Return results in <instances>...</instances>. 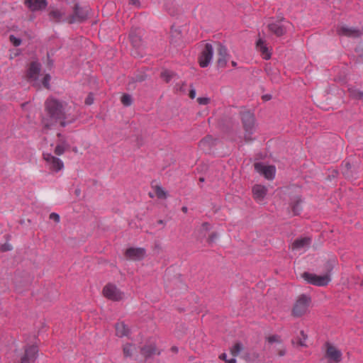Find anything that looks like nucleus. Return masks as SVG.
Masks as SVG:
<instances>
[{
    "mask_svg": "<svg viewBox=\"0 0 363 363\" xmlns=\"http://www.w3.org/2000/svg\"><path fill=\"white\" fill-rule=\"evenodd\" d=\"M45 110L47 116L43 119V123L45 128L65 127L66 114L61 102L53 99H48L45 102Z\"/></svg>",
    "mask_w": 363,
    "mask_h": 363,
    "instance_id": "f257e3e1",
    "label": "nucleus"
},
{
    "mask_svg": "<svg viewBox=\"0 0 363 363\" xmlns=\"http://www.w3.org/2000/svg\"><path fill=\"white\" fill-rule=\"evenodd\" d=\"M311 298L306 294L300 295L296 301L291 311L294 317L299 318L306 313L311 304Z\"/></svg>",
    "mask_w": 363,
    "mask_h": 363,
    "instance_id": "f03ea898",
    "label": "nucleus"
},
{
    "mask_svg": "<svg viewBox=\"0 0 363 363\" xmlns=\"http://www.w3.org/2000/svg\"><path fill=\"white\" fill-rule=\"evenodd\" d=\"M242 121L245 130V139L246 141H251L252 140L251 135L255 130L254 115L250 111L243 112Z\"/></svg>",
    "mask_w": 363,
    "mask_h": 363,
    "instance_id": "7ed1b4c3",
    "label": "nucleus"
},
{
    "mask_svg": "<svg viewBox=\"0 0 363 363\" xmlns=\"http://www.w3.org/2000/svg\"><path fill=\"white\" fill-rule=\"evenodd\" d=\"M302 277L308 284L318 286H325L331 280L330 277L328 274L318 276L309 272L303 273Z\"/></svg>",
    "mask_w": 363,
    "mask_h": 363,
    "instance_id": "20e7f679",
    "label": "nucleus"
},
{
    "mask_svg": "<svg viewBox=\"0 0 363 363\" xmlns=\"http://www.w3.org/2000/svg\"><path fill=\"white\" fill-rule=\"evenodd\" d=\"M40 71V65L36 62H33L30 64L26 73V78L28 81L33 84V86L40 87V82L38 79Z\"/></svg>",
    "mask_w": 363,
    "mask_h": 363,
    "instance_id": "39448f33",
    "label": "nucleus"
},
{
    "mask_svg": "<svg viewBox=\"0 0 363 363\" xmlns=\"http://www.w3.org/2000/svg\"><path fill=\"white\" fill-rule=\"evenodd\" d=\"M43 157L45 161L46 167L50 171L57 172L64 168L62 161L50 153H43Z\"/></svg>",
    "mask_w": 363,
    "mask_h": 363,
    "instance_id": "423d86ee",
    "label": "nucleus"
},
{
    "mask_svg": "<svg viewBox=\"0 0 363 363\" xmlns=\"http://www.w3.org/2000/svg\"><path fill=\"white\" fill-rule=\"evenodd\" d=\"M87 15V8H83L78 4H75L72 8V13H69V23H81L86 18Z\"/></svg>",
    "mask_w": 363,
    "mask_h": 363,
    "instance_id": "0eeeda50",
    "label": "nucleus"
},
{
    "mask_svg": "<svg viewBox=\"0 0 363 363\" xmlns=\"http://www.w3.org/2000/svg\"><path fill=\"white\" fill-rule=\"evenodd\" d=\"M104 296L113 301H118L123 299V294L112 284H106L103 289Z\"/></svg>",
    "mask_w": 363,
    "mask_h": 363,
    "instance_id": "6e6552de",
    "label": "nucleus"
},
{
    "mask_svg": "<svg viewBox=\"0 0 363 363\" xmlns=\"http://www.w3.org/2000/svg\"><path fill=\"white\" fill-rule=\"evenodd\" d=\"M213 55V48L209 43H206L199 57V63L201 67H206L210 64Z\"/></svg>",
    "mask_w": 363,
    "mask_h": 363,
    "instance_id": "1a4fd4ad",
    "label": "nucleus"
},
{
    "mask_svg": "<svg viewBox=\"0 0 363 363\" xmlns=\"http://www.w3.org/2000/svg\"><path fill=\"white\" fill-rule=\"evenodd\" d=\"M255 169L267 179H272L274 177L276 168L273 165H265L262 162H257L255 164Z\"/></svg>",
    "mask_w": 363,
    "mask_h": 363,
    "instance_id": "9d476101",
    "label": "nucleus"
},
{
    "mask_svg": "<svg viewBox=\"0 0 363 363\" xmlns=\"http://www.w3.org/2000/svg\"><path fill=\"white\" fill-rule=\"evenodd\" d=\"M38 349L37 345H29L25 349L24 354L21 358V363H32L38 357Z\"/></svg>",
    "mask_w": 363,
    "mask_h": 363,
    "instance_id": "9b49d317",
    "label": "nucleus"
},
{
    "mask_svg": "<svg viewBox=\"0 0 363 363\" xmlns=\"http://www.w3.org/2000/svg\"><path fill=\"white\" fill-rule=\"evenodd\" d=\"M337 33L340 36L349 38H357L361 35V31L359 29L344 24L337 26Z\"/></svg>",
    "mask_w": 363,
    "mask_h": 363,
    "instance_id": "f8f14e48",
    "label": "nucleus"
},
{
    "mask_svg": "<svg viewBox=\"0 0 363 363\" xmlns=\"http://www.w3.org/2000/svg\"><path fill=\"white\" fill-rule=\"evenodd\" d=\"M145 255L146 250L143 247H129L125 252V257L134 261L142 260Z\"/></svg>",
    "mask_w": 363,
    "mask_h": 363,
    "instance_id": "ddd939ff",
    "label": "nucleus"
},
{
    "mask_svg": "<svg viewBox=\"0 0 363 363\" xmlns=\"http://www.w3.org/2000/svg\"><path fill=\"white\" fill-rule=\"evenodd\" d=\"M217 65L219 67H225L229 60V55L227 48L218 43L216 48Z\"/></svg>",
    "mask_w": 363,
    "mask_h": 363,
    "instance_id": "4468645a",
    "label": "nucleus"
},
{
    "mask_svg": "<svg viewBox=\"0 0 363 363\" xmlns=\"http://www.w3.org/2000/svg\"><path fill=\"white\" fill-rule=\"evenodd\" d=\"M325 357L335 363H339L342 360V352L329 342L326 343Z\"/></svg>",
    "mask_w": 363,
    "mask_h": 363,
    "instance_id": "2eb2a0df",
    "label": "nucleus"
},
{
    "mask_svg": "<svg viewBox=\"0 0 363 363\" xmlns=\"http://www.w3.org/2000/svg\"><path fill=\"white\" fill-rule=\"evenodd\" d=\"M289 26L290 23L288 21H277L269 24V30L279 37L283 35L286 33Z\"/></svg>",
    "mask_w": 363,
    "mask_h": 363,
    "instance_id": "dca6fc26",
    "label": "nucleus"
},
{
    "mask_svg": "<svg viewBox=\"0 0 363 363\" xmlns=\"http://www.w3.org/2000/svg\"><path fill=\"white\" fill-rule=\"evenodd\" d=\"M254 199L259 203H262L267 194V188L260 184H256L252 188Z\"/></svg>",
    "mask_w": 363,
    "mask_h": 363,
    "instance_id": "f3484780",
    "label": "nucleus"
},
{
    "mask_svg": "<svg viewBox=\"0 0 363 363\" xmlns=\"http://www.w3.org/2000/svg\"><path fill=\"white\" fill-rule=\"evenodd\" d=\"M24 3L32 11L45 9L48 6L46 0H24Z\"/></svg>",
    "mask_w": 363,
    "mask_h": 363,
    "instance_id": "a211bd4d",
    "label": "nucleus"
},
{
    "mask_svg": "<svg viewBox=\"0 0 363 363\" xmlns=\"http://www.w3.org/2000/svg\"><path fill=\"white\" fill-rule=\"evenodd\" d=\"M57 137L59 138V141L55 148V153L57 155H61L65 152L67 145L65 138H61L62 135L60 133L57 134Z\"/></svg>",
    "mask_w": 363,
    "mask_h": 363,
    "instance_id": "6ab92c4d",
    "label": "nucleus"
},
{
    "mask_svg": "<svg viewBox=\"0 0 363 363\" xmlns=\"http://www.w3.org/2000/svg\"><path fill=\"white\" fill-rule=\"evenodd\" d=\"M116 334L118 337L127 336L129 333V328L123 322L117 323L115 325Z\"/></svg>",
    "mask_w": 363,
    "mask_h": 363,
    "instance_id": "aec40b11",
    "label": "nucleus"
},
{
    "mask_svg": "<svg viewBox=\"0 0 363 363\" xmlns=\"http://www.w3.org/2000/svg\"><path fill=\"white\" fill-rule=\"evenodd\" d=\"M257 49L261 52L264 59L268 60L271 57V52L261 39L257 42Z\"/></svg>",
    "mask_w": 363,
    "mask_h": 363,
    "instance_id": "412c9836",
    "label": "nucleus"
},
{
    "mask_svg": "<svg viewBox=\"0 0 363 363\" xmlns=\"http://www.w3.org/2000/svg\"><path fill=\"white\" fill-rule=\"evenodd\" d=\"M157 347L155 345H145L141 347L140 352L145 357L149 358L156 353Z\"/></svg>",
    "mask_w": 363,
    "mask_h": 363,
    "instance_id": "4be33fe9",
    "label": "nucleus"
},
{
    "mask_svg": "<svg viewBox=\"0 0 363 363\" xmlns=\"http://www.w3.org/2000/svg\"><path fill=\"white\" fill-rule=\"evenodd\" d=\"M311 238L306 237L301 239H296L292 244V248L295 249H301L302 247L308 246L311 243Z\"/></svg>",
    "mask_w": 363,
    "mask_h": 363,
    "instance_id": "5701e85b",
    "label": "nucleus"
},
{
    "mask_svg": "<svg viewBox=\"0 0 363 363\" xmlns=\"http://www.w3.org/2000/svg\"><path fill=\"white\" fill-rule=\"evenodd\" d=\"M136 347L131 343H126L123 346V354L125 358L131 357Z\"/></svg>",
    "mask_w": 363,
    "mask_h": 363,
    "instance_id": "b1692460",
    "label": "nucleus"
},
{
    "mask_svg": "<svg viewBox=\"0 0 363 363\" xmlns=\"http://www.w3.org/2000/svg\"><path fill=\"white\" fill-rule=\"evenodd\" d=\"M265 70L267 73V75L273 82H279V74L277 69H274L271 67L267 66Z\"/></svg>",
    "mask_w": 363,
    "mask_h": 363,
    "instance_id": "393cba45",
    "label": "nucleus"
},
{
    "mask_svg": "<svg viewBox=\"0 0 363 363\" xmlns=\"http://www.w3.org/2000/svg\"><path fill=\"white\" fill-rule=\"evenodd\" d=\"M301 199L298 197H296L291 203L293 215H298L301 211Z\"/></svg>",
    "mask_w": 363,
    "mask_h": 363,
    "instance_id": "a878e982",
    "label": "nucleus"
},
{
    "mask_svg": "<svg viewBox=\"0 0 363 363\" xmlns=\"http://www.w3.org/2000/svg\"><path fill=\"white\" fill-rule=\"evenodd\" d=\"M350 96L354 99H360L363 98V91H359L354 87L348 88Z\"/></svg>",
    "mask_w": 363,
    "mask_h": 363,
    "instance_id": "bb28decb",
    "label": "nucleus"
},
{
    "mask_svg": "<svg viewBox=\"0 0 363 363\" xmlns=\"http://www.w3.org/2000/svg\"><path fill=\"white\" fill-rule=\"evenodd\" d=\"M154 189H155V196L158 199H164L167 198V193L166 191H164V189L162 187H161L160 186H155L154 187Z\"/></svg>",
    "mask_w": 363,
    "mask_h": 363,
    "instance_id": "cd10ccee",
    "label": "nucleus"
},
{
    "mask_svg": "<svg viewBox=\"0 0 363 363\" xmlns=\"http://www.w3.org/2000/svg\"><path fill=\"white\" fill-rule=\"evenodd\" d=\"M50 18L55 22H58L61 20L62 17V13L60 11L57 9L52 10L50 13Z\"/></svg>",
    "mask_w": 363,
    "mask_h": 363,
    "instance_id": "c85d7f7f",
    "label": "nucleus"
},
{
    "mask_svg": "<svg viewBox=\"0 0 363 363\" xmlns=\"http://www.w3.org/2000/svg\"><path fill=\"white\" fill-rule=\"evenodd\" d=\"M242 350V345L240 342H236L230 349L231 354L235 357L238 356Z\"/></svg>",
    "mask_w": 363,
    "mask_h": 363,
    "instance_id": "c756f323",
    "label": "nucleus"
},
{
    "mask_svg": "<svg viewBox=\"0 0 363 363\" xmlns=\"http://www.w3.org/2000/svg\"><path fill=\"white\" fill-rule=\"evenodd\" d=\"M267 340L269 343L272 344L274 342L281 343V340L279 335H273L271 336L267 337Z\"/></svg>",
    "mask_w": 363,
    "mask_h": 363,
    "instance_id": "7c9ffc66",
    "label": "nucleus"
},
{
    "mask_svg": "<svg viewBox=\"0 0 363 363\" xmlns=\"http://www.w3.org/2000/svg\"><path fill=\"white\" fill-rule=\"evenodd\" d=\"M302 337H300L297 340V343L299 346H301V347H306V345L305 343V341L308 338V336L306 334H305L304 331L303 330H301L300 332Z\"/></svg>",
    "mask_w": 363,
    "mask_h": 363,
    "instance_id": "2f4dec72",
    "label": "nucleus"
},
{
    "mask_svg": "<svg viewBox=\"0 0 363 363\" xmlns=\"http://www.w3.org/2000/svg\"><path fill=\"white\" fill-rule=\"evenodd\" d=\"M121 103L124 105V106H130L131 104V102H132V99H131V97L130 95L128 94H123L122 96H121Z\"/></svg>",
    "mask_w": 363,
    "mask_h": 363,
    "instance_id": "473e14b6",
    "label": "nucleus"
},
{
    "mask_svg": "<svg viewBox=\"0 0 363 363\" xmlns=\"http://www.w3.org/2000/svg\"><path fill=\"white\" fill-rule=\"evenodd\" d=\"M50 80V76L49 74H45L43 79V80L40 82V84H42V85L45 87V88H47L48 89L49 88V82Z\"/></svg>",
    "mask_w": 363,
    "mask_h": 363,
    "instance_id": "72a5a7b5",
    "label": "nucleus"
},
{
    "mask_svg": "<svg viewBox=\"0 0 363 363\" xmlns=\"http://www.w3.org/2000/svg\"><path fill=\"white\" fill-rule=\"evenodd\" d=\"M161 77L166 82H168L171 77H172V74L169 71H167V70H164L163 71L162 73H161Z\"/></svg>",
    "mask_w": 363,
    "mask_h": 363,
    "instance_id": "f704fd0d",
    "label": "nucleus"
},
{
    "mask_svg": "<svg viewBox=\"0 0 363 363\" xmlns=\"http://www.w3.org/2000/svg\"><path fill=\"white\" fill-rule=\"evenodd\" d=\"M219 358L221 359V360H223L225 361L226 363H236V359L235 358H231L230 359H227V354L225 353H222L220 356H219Z\"/></svg>",
    "mask_w": 363,
    "mask_h": 363,
    "instance_id": "c9c22d12",
    "label": "nucleus"
},
{
    "mask_svg": "<svg viewBox=\"0 0 363 363\" xmlns=\"http://www.w3.org/2000/svg\"><path fill=\"white\" fill-rule=\"evenodd\" d=\"M49 219L52 220L55 224H57L60 222V216L56 213H52L49 216Z\"/></svg>",
    "mask_w": 363,
    "mask_h": 363,
    "instance_id": "e433bc0d",
    "label": "nucleus"
},
{
    "mask_svg": "<svg viewBox=\"0 0 363 363\" xmlns=\"http://www.w3.org/2000/svg\"><path fill=\"white\" fill-rule=\"evenodd\" d=\"M9 39L12 44L16 47L19 46L21 43V40L16 38L13 35H10Z\"/></svg>",
    "mask_w": 363,
    "mask_h": 363,
    "instance_id": "4c0bfd02",
    "label": "nucleus"
},
{
    "mask_svg": "<svg viewBox=\"0 0 363 363\" xmlns=\"http://www.w3.org/2000/svg\"><path fill=\"white\" fill-rule=\"evenodd\" d=\"M74 194L77 199H81L84 195L82 193V188L80 186H77L74 189Z\"/></svg>",
    "mask_w": 363,
    "mask_h": 363,
    "instance_id": "58836bf2",
    "label": "nucleus"
},
{
    "mask_svg": "<svg viewBox=\"0 0 363 363\" xmlns=\"http://www.w3.org/2000/svg\"><path fill=\"white\" fill-rule=\"evenodd\" d=\"M196 101L200 105H207L210 101V99L208 97H199Z\"/></svg>",
    "mask_w": 363,
    "mask_h": 363,
    "instance_id": "ea45409f",
    "label": "nucleus"
},
{
    "mask_svg": "<svg viewBox=\"0 0 363 363\" xmlns=\"http://www.w3.org/2000/svg\"><path fill=\"white\" fill-rule=\"evenodd\" d=\"M218 235L216 233H213L208 235L207 239V242L208 244H212L215 242V240L218 238Z\"/></svg>",
    "mask_w": 363,
    "mask_h": 363,
    "instance_id": "a19ab883",
    "label": "nucleus"
},
{
    "mask_svg": "<svg viewBox=\"0 0 363 363\" xmlns=\"http://www.w3.org/2000/svg\"><path fill=\"white\" fill-rule=\"evenodd\" d=\"M13 249L12 246L9 243H4L1 245L0 250L1 252H8L11 251Z\"/></svg>",
    "mask_w": 363,
    "mask_h": 363,
    "instance_id": "79ce46f5",
    "label": "nucleus"
},
{
    "mask_svg": "<svg viewBox=\"0 0 363 363\" xmlns=\"http://www.w3.org/2000/svg\"><path fill=\"white\" fill-rule=\"evenodd\" d=\"M94 96L91 94H89L85 99V104L86 105H91L94 103Z\"/></svg>",
    "mask_w": 363,
    "mask_h": 363,
    "instance_id": "37998d69",
    "label": "nucleus"
},
{
    "mask_svg": "<svg viewBox=\"0 0 363 363\" xmlns=\"http://www.w3.org/2000/svg\"><path fill=\"white\" fill-rule=\"evenodd\" d=\"M129 4L133 6H135L137 8L140 7V2L139 0H129Z\"/></svg>",
    "mask_w": 363,
    "mask_h": 363,
    "instance_id": "c03bdc74",
    "label": "nucleus"
},
{
    "mask_svg": "<svg viewBox=\"0 0 363 363\" xmlns=\"http://www.w3.org/2000/svg\"><path fill=\"white\" fill-rule=\"evenodd\" d=\"M211 140V138L210 137L206 138L200 141V146L203 147L206 145V143L210 142Z\"/></svg>",
    "mask_w": 363,
    "mask_h": 363,
    "instance_id": "a18cd8bd",
    "label": "nucleus"
},
{
    "mask_svg": "<svg viewBox=\"0 0 363 363\" xmlns=\"http://www.w3.org/2000/svg\"><path fill=\"white\" fill-rule=\"evenodd\" d=\"M189 96L191 99H194L196 97V91L194 89H191L190 91H189Z\"/></svg>",
    "mask_w": 363,
    "mask_h": 363,
    "instance_id": "49530a36",
    "label": "nucleus"
},
{
    "mask_svg": "<svg viewBox=\"0 0 363 363\" xmlns=\"http://www.w3.org/2000/svg\"><path fill=\"white\" fill-rule=\"evenodd\" d=\"M278 354L280 357L284 356L286 354V350L285 349H282V350H279Z\"/></svg>",
    "mask_w": 363,
    "mask_h": 363,
    "instance_id": "de8ad7c7",
    "label": "nucleus"
},
{
    "mask_svg": "<svg viewBox=\"0 0 363 363\" xmlns=\"http://www.w3.org/2000/svg\"><path fill=\"white\" fill-rule=\"evenodd\" d=\"M170 350L174 353H177L179 351V349L177 346H172Z\"/></svg>",
    "mask_w": 363,
    "mask_h": 363,
    "instance_id": "09e8293b",
    "label": "nucleus"
},
{
    "mask_svg": "<svg viewBox=\"0 0 363 363\" xmlns=\"http://www.w3.org/2000/svg\"><path fill=\"white\" fill-rule=\"evenodd\" d=\"M344 167L347 169H349L351 168V165L348 162H346L344 164Z\"/></svg>",
    "mask_w": 363,
    "mask_h": 363,
    "instance_id": "8fccbe9b",
    "label": "nucleus"
},
{
    "mask_svg": "<svg viewBox=\"0 0 363 363\" xmlns=\"http://www.w3.org/2000/svg\"><path fill=\"white\" fill-rule=\"evenodd\" d=\"M207 229H208V228H200V230H201V233L204 234V235H206V233H207Z\"/></svg>",
    "mask_w": 363,
    "mask_h": 363,
    "instance_id": "3c124183",
    "label": "nucleus"
},
{
    "mask_svg": "<svg viewBox=\"0 0 363 363\" xmlns=\"http://www.w3.org/2000/svg\"><path fill=\"white\" fill-rule=\"evenodd\" d=\"M182 211L184 213H186L187 212V211H188V208H187V207H186V206H183V207L182 208Z\"/></svg>",
    "mask_w": 363,
    "mask_h": 363,
    "instance_id": "603ef678",
    "label": "nucleus"
},
{
    "mask_svg": "<svg viewBox=\"0 0 363 363\" xmlns=\"http://www.w3.org/2000/svg\"><path fill=\"white\" fill-rule=\"evenodd\" d=\"M231 64H232V65H233V67H236V66H237V63H236V62H235V61H232V62H231Z\"/></svg>",
    "mask_w": 363,
    "mask_h": 363,
    "instance_id": "864d4df0",
    "label": "nucleus"
},
{
    "mask_svg": "<svg viewBox=\"0 0 363 363\" xmlns=\"http://www.w3.org/2000/svg\"><path fill=\"white\" fill-rule=\"evenodd\" d=\"M263 99H265V100H268V99H269V96H268L267 95H266V96H263Z\"/></svg>",
    "mask_w": 363,
    "mask_h": 363,
    "instance_id": "5fc2aeb1",
    "label": "nucleus"
},
{
    "mask_svg": "<svg viewBox=\"0 0 363 363\" xmlns=\"http://www.w3.org/2000/svg\"><path fill=\"white\" fill-rule=\"evenodd\" d=\"M5 238L6 240H9L10 238V235L7 234L5 235Z\"/></svg>",
    "mask_w": 363,
    "mask_h": 363,
    "instance_id": "6e6d98bb",
    "label": "nucleus"
},
{
    "mask_svg": "<svg viewBox=\"0 0 363 363\" xmlns=\"http://www.w3.org/2000/svg\"><path fill=\"white\" fill-rule=\"evenodd\" d=\"M158 224L162 225V224H164V223H163V221H162V220H160L158 221Z\"/></svg>",
    "mask_w": 363,
    "mask_h": 363,
    "instance_id": "4d7b16f0",
    "label": "nucleus"
},
{
    "mask_svg": "<svg viewBox=\"0 0 363 363\" xmlns=\"http://www.w3.org/2000/svg\"><path fill=\"white\" fill-rule=\"evenodd\" d=\"M72 150H73L74 152H78V150H77L76 148H74V147H73V148H72Z\"/></svg>",
    "mask_w": 363,
    "mask_h": 363,
    "instance_id": "13d9d810",
    "label": "nucleus"
},
{
    "mask_svg": "<svg viewBox=\"0 0 363 363\" xmlns=\"http://www.w3.org/2000/svg\"><path fill=\"white\" fill-rule=\"evenodd\" d=\"M149 196H150V198H153V195H152V194L150 193V194H149Z\"/></svg>",
    "mask_w": 363,
    "mask_h": 363,
    "instance_id": "bf43d9fd",
    "label": "nucleus"
},
{
    "mask_svg": "<svg viewBox=\"0 0 363 363\" xmlns=\"http://www.w3.org/2000/svg\"><path fill=\"white\" fill-rule=\"evenodd\" d=\"M360 286H363V280L361 281Z\"/></svg>",
    "mask_w": 363,
    "mask_h": 363,
    "instance_id": "052dcab7",
    "label": "nucleus"
},
{
    "mask_svg": "<svg viewBox=\"0 0 363 363\" xmlns=\"http://www.w3.org/2000/svg\"><path fill=\"white\" fill-rule=\"evenodd\" d=\"M291 343H292L293 345H294L295 342H294V340H291Z\"/></svg>",
    "mask_w": 363,
    "mask_h": 363,
    "instance_id": "680f3d73",
    "label": "nucleus"
},
{
    "mask_svg": "<svg viewBox=\"0 0 363 363\" xmlns=\"http://www.w3.org/2000/svg\"><path fill=\"white\" fill-rule=\"evenodd\" d=\"M201 182H203V178H201L200 179Z\"/></svg>",
    "mask_w": 363,
    "mask_h": 363,
    "instance_id": "e2e57ef3",
    "label": "nucleus"
}]
</instances>
